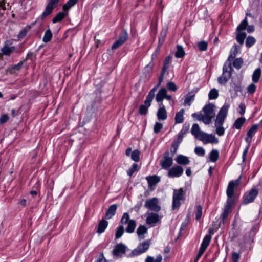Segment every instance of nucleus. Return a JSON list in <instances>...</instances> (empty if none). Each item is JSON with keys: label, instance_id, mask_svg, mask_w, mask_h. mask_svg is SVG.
I'll return each instance as SVG.
<instances>
[{"label": "nucleus", "instance_id": "1", "mask_svg": "<svg viewBox=\"0 0 262 262\" xmlns=\"http://www.w3.org/2000/svg\"><path fill=\"white\" fill-rule=\"evenodd\" d=\"M229 107L230 105L228 103H225L220 108L215 119V133L219 136L224 135L225 133V129L223 126V125L227 116Z\"/></svg>", "mask_w": 262, "mask_h": 262}, {"label": "nucleus", "instance_id": "2", "mask_svg": "<svg viewBox=\"0 0 262 262\" xmlns=\"http://www.w3.org/2000/svg\"><path fill=\"white\" fill-rule=\"evenodd\" d=\"M233 71L231 63L225 62L223 67L222 75L217 78L218 82L221 84H226L231 77Z\"/></svg>", "mask_w": 262, "mask_h": 262}, {"label": "nucleus", "instance_id": "3", "mask_svg": "<svg viewBox=\"0 0 262 262\" xmlns=\"http://www.w3.org/2000/svg\"><path fill=\"white\" fill-rule=\"evenodd\" d=\"M260 184L253 186L249 191L244 193L242 197V204L246 205L253 202L258 194V189L257 188Z\"/></svg>", "mask_w": 262, "mask_h": 262}, {"label": "nucleus", "instance_id": "4", "mask_svg": "<svg viewBox=\"0 0 262 262\" xmlns=\"http://www.w3.org/2000/svg\"><path fill=\"white\" fill-rule=\"evenodd\" d=\"M259 229V224L254 223L250 229L245 233L243 236V242L245 244H251L254 242V237Z\"/></svg>", "mask_w": 262, "mask_h": 262}, {"label": "nucleus", "instance_id": "5", "mask_svg": "<svg viewBox=\"0 0 262 262\" xmlns=\"http://www.w3.org/2000/svg\"><path fill=\"white\" fill-rule=\"evenodd\" d=\"M120 222L122 224H127L125 229L126 232L132 233L134 232L136 227V221L133 219L130 220L129 214L127 212L123 214Z\"/></svg>", "mask_w": 262, "mask_h": 262}, {"label": "nucleus", "instance_id": "6", "mask_svg": "<svg viewBox=\"0 0 262 262\" xmlns=\"http://www.w3.org/2000/svg\"><path fill=\"white\" fill-rule=\"evenodd\" d=\"M184 194L185 192H184L183 188H180L178 190H174L172 196V207L173 210L178 209L180 207V201L185 199Z\"/></svg>", "mask_w": 262, "mask_h": 262}, {"label": "nucleus", "instance_id": "7", "mask_svg": "<svg viewBox=\"0 0 262 262\" xmlns=\"http://www.w3.org/2000/svg\"><path fill=\"white\" fill-rule=\"evenodd\" d=\"M150 245V240L144 241L142 243L140 244L136 249H134L129 254L128 256L133 257L145 252L149 249Z\"/></svg>", "mask_w": 262, "mask_h": 262}, {"label": "nucleus", "instance_id": "8", "mask_svg": "<svg viewBox=\"0 0 262 262\" xmlns=\"http://www.w3.org/2000/svg\"><path fill=\"white\" fill-rule=\"evenodd\" d=\"M240 179L241 177L235 180H232L229 182L226 190V194L228 197L227 201L234 202V200L233 199L234 188L239 185Z\"/></svg>", "mask_w": 262, "mask_h": 262}, {"label": "nucleus", "instance_id": "9", "mask_svg": "<svg viewBox=\"0 0 262 262\" xmlns=\"http://www.w3.org/2000/svg\"><path fill=\"white\" fill-rule=\"evenodd\" d=\"M172 155L170 156V152L166 150L163 154L162 159L160 160V164L162 168L164 169H169L173 164Z\"/></svg>", "mask_w": 262, "mask_h": 262}, {"label": "nucleus", "instance_id": "10", "mask_svg": "<svg viewBox=\"0 0 262 262\" xmlns=\"http://www.w3.org/2000/svg\"><path fill=\"white\" fill-rule=\"evenodd\" d=\"M144 206L155 212H159L161 210V207L158 204V199L156 197L147 199Z\"/></svg>", "mask_w": 262, "mask_h": 262}, {"label": "nucleus", "instance_id": "11", "mask_svg": "<svg viewBox=\"0 0 262 262\" xmlns=\"http://www.w3.org/2000/svg\"><path fill=\"white\" fill-rule=\"evenodd\" d=\"M199 140L203 142L205 144L207 143H217L219 142L218 139L214 135L212 134H208L205 132L201 133Z\"/></svg>", "mask_w": 262, "mask_h": 262}, {"label": "nucleus", "instance_id": "12", "mask_svg": "<svg viewBox=\"0 0 262 262\" xmlns=\"http://www.w3.org/2000/svg\"><path fill=\"white\" fill-rule=\"evenodd\" d=\"M184 169L180 165H176L169 169L167 176L169 178H179L183 173Z\"/></svg>", "mask_w": 262, "mask_h": 262}, {"label": "nucleus", "instance_id": "13", "mask_svg": "<svg viewBox=\"0 0 262 262\" xmlns=\"http://www.w3.org/2000/svg\"><path fill=\"white\" fill-rule=\"evenodd\" d=\"M234 202H230V201H226V204L224 208L223 211L221 215V220L220 224L221 223L224 224L225 220L226 219L229 214L232 212V206Z\"/></svg>", "mask_w": 262, "mask_h": 262}, {"label": "nucleus", "instance_id": "14", "mask_svg": "<svg viewBox=\"0 0 262 262\" xmlns=\"http://www.w3.org/2000/svg\"><path fill=\"white\" fill-rule=\"evenodd\" d=\"M126 250V246L125 245L122 243L118 244L115 246L112 253L116 257H121L122 254L125 253Z\"/></svg>", "mask_w": 262, "mask_h": 262}, {"label": "nucleus", "instance_id": "15", "mask_svg": "<svg viewBox=\"0 0 262 262\" xmlns=\"http://www.w3.org/2000/svg\"><path fill=\"white\" fill-rule=\"evenodd\" d=\"M160 221V217L158 214L154 212L148 213V215L146 219V223L147 225L151 226H154L156 224Z\"/></svg>", "mask_w": 262, "mask_h": 262}, {"label": "nucleus", "instance_id": "16", "mask_svg": "<svg viewBox=\"0 0 262 262\" xmlns=\"http://www.w3.org/2000/svg\"><path fill=\"white\" fill-rule=\"evenodd\" d=\"M214 107L215 106L213 104L209 103L205 105L203 108L204 115L208 119H211V122L212 121V118L215 116V113L213 110Z\"/></svg>", "mask_w": 262, "mask_h": 262}, {"label": "nucleus", "instance_id": "17", "mask_svg": "<svg viewBox=\"0 0 262 262\" xmlns=\"http://www.w3.org/2000/svg\"><path fill=\"white\" fill-rule=\"evenodd\" d=\"M152 100L146 97L144 104L141 105L139 107V114L141 115H146L148 112V108L151 106Z\"/></svg>", "mask_w": 262, "mask_h": 262}, {"label": "nucleus", "instance_id": "18", "mask_svg": "<svg viewBox=\"0 0 262 262\" xmlns=\"http://www.w3.org/2000/svg\"><path fill=\"white\" fill-rule=\"evenodd\" d=\"M157 116L159 120H165L167 118V113L162 102L160 104V107L158 110Z\"/></svg>", "mask_w": 262, "mask_h": 262}, {"label": "nucleus", "instance_id": "19", "mask_svg": "<svg viewBox=\"0 0 262 262\" xmlns=\"http://www.w3.org/2000/svg\"><path fill=\"white\" fill-rule=\"evenodd\" d=\"M171 60V57L169 55L166 56L164 59L163 65L161 69L160 76L164 78V75L167 69L169 68V64Z\"/></svg>", "mask_w": 262, "mask_h": 262}, {"label": "nucleus", "instance_id": "20", "mask_svg": "<svg viewBox=\"0 0 262 262\" xmlns=\"http://www.w3.org/2000/svg\"><path fill=\"white\" fill-rule=\"evenodd\" d=\"M164 80V78L159 76V79H158V83L154 86V88L149 91L148 93V94L146 96V98H148L149 99L152 101V100L154 98V97L155 96V92L157 90L158 88L160 86V85L161 84L162 82H163Z\"/></svg>", "mask_w": 262, "mask_h": 262}, {"label": "nucleus", "instance_id": "21", "mask_svg": "<svg viewBox=\"0 0 262 262\" xmlns=\"http://www.w3.org/2000/svg\"><path fill=\"white\" fill-rule=\"evenodd\" d=\"M192 117L196 118L197 120L201 121L205 124L208 125L211 123V119H208L204 114L194 113L192 114Z\"/></svg>", "mask_w": 262, "mask_h": 262}, {"label": "nucleus", "instance_id": "22", "mask_svg": "<svg viewBox=\"0 0 262 262\" xmlns=\"http://www.w3.org/2000/svg\"><path fill=\"white\" fill-rule=\"evenodd\" d=\"M175 161L179 165H186L190 163L189 158L183 155H178L175 158Z\"/></svg>", "mask_w": 262, "mask_h": 262}, {"label": "nucleus", "instance_id": "23", "mask_svg": "<svg viewBox=\"0 0 262 262\" xmlns=\"http://www.w3.org/2000/svg\"><path fill=\"white\" fill-rule=\"evenodd\" d=\"M117 208V204H113L110 206L105 213L106 219H111L116 213Z\"/></svg>", "mask_w": 262, "mask_h": 262}, {"label": "nucleus", "instance_id": "24", "mask_svg": "<svg viewBox=\"0 0 262 262\" xmlns=\"http://www.w3.org/2000/svg\"><path fill=\"white\" fill-rule=\"evenodd\" d=\"M108 224V222L105 220L103 219L100 221L98 225L97 232L98 234H102L105 231V229L107 228Z\"/></svg>", "mask_w": 262, "mask_h": 262}, {"label": "nucleus", "instance_id": "25", "mask_svg": "<svg viewBox=\"0 0 262 262\" xmlns=\"http://www.w3.org/2000/svg\"><path fill=\"white\" fill-rule=\"evenodd\" d=\"M147 228L144 225H140L137 229L136 233L140 240L144 238V234L147 233Z\"/></svg>", "mask_w": 262, "mask_h": 262}, {"label": "nucleus", "instance_id": "26", "mask_svg": "<svg viewBox=\"0 0 262 262\" xmlns=\"http://www.w3.org/2000/svg\"><path fill=\"white\" fill-rule=\"evenodd\" d=\"M146 179L147 181L148 186L150 187L156 185L160 181V178L156 175L147 177Z\"/></svg>", "mask_w": 262, "mask_h": 262}, {"label": "nucleus", "instance_id": "27", "mask_svg": "<svg viewBox=\"0 0 262 262\" xmlns=\"http://www.w3.org/2000/svg\"><path fill=\"white\" fill-rule=\"evenodd\" d=\"M253 137L252 136H247L245 138V141L249 143V144L244 149L243 154H242V161L243 162H245L246 160L247 154L248 152L250 143L252 141V138Z\"/></svg>", "mask_w": 262, "mask_h": 262}, {"label": "nucleus", "instance_id": "28", "mask_svg": "<svg viewBox=\"0 0 262 262\" xmlns=\"http://www.w3.org/2000/svg\"><path fill=\"white\" fill-rule=\"evenodd\" d=\"M167 93V90L165 88H161L156 96V100L158 102H162Z\"/></svg>", "mask_w": 262, "mask_h": 262}, {"label": "nucleus", "instance_id": "29", "mask_svg": "<svg viewBox=\"0 0 262 262\" xmlns=\"http://www.w3.org/2000/svg\"><path fill=\"white\" fill-rule=\"evenodd\" d=\"M203 132H204L200 130V128L198 124L194 123L193 124L191 129V133L195 138L199 140L201 133Z\"/></svg>", "mask_w": 262, "mask_h": 262}, {"label": "nucleus", "instance_id": "30", "mask_svg": "<svg viewBox=\"0 0 262 262\" xmlns=\"http://www.w3.org/2000/svg\"><path fill=\"white\" fill-rule=\"evenodd\" d=\"M185 111L184 109H181L180 111L177 112L176 114L174 120H175V123H181L183 122L184 118V114Z\"/></svg>", "mask_w": 262, "mask_h": 262}, {"label": "nucleus", "instance_id": "31", "mask_svg": "<svg viewBox=\"0 0 262 262\" xmlns=\"http://www.w3.org/2000/svg\"><path fill=\"white\" fill-rule=\"evenodd\" d=\"M211 239V235H208V234L206 235L203 239V241L201 244L200 248L206 250L207 247L208 246V245L210 244Z\"/></svg>", "mask_w": 262, "mask_h": 262}, {"label": "nucleus", "instance_id": "32", "mask_svg": "<svg viewBox=\"0 0 262 262\" xmlns=\"http://www.w3.org/2000/svg\"><path fill=\"white\" fill-rule=\"evenodd\" d=\"M11 43L12 42L9 40H7L5 42L4 47L1 50L2 54L4 55L9 56L11 54L9 47V45L11 44Z\"/></svg>", "mask_w": 262, "mask_h": 262}, {"label": "nucleus", "instance_id": "33", "mask_svg": "<svg viewBox=\"0 0 262 262\" xmlns=\"http://www.w3.org/2000/svg\"><path fill=\"white\" fill-rule=\"evenodd\" d=\"M128 38V33L125 29H123L119 36V38L117 39L122 45H123Z\"/></svg>", "mask_w": 262, "mask_h": 262}, {"label": "nucleus", "instance_id": "34", "mask_svg": "<svg viewBox=\"0 0 262 262\" xmlns=\"http://www.w3.org/2000/svg\"><path fill=\"white\" fill-rule=\"evenodd\" d=\"M246 121L245 117L237 118L234 122L233 126L237 129H240Z\"/></svg>", "mask_w": 262, "mask_h": 262}, {"label": "nucleus", "instance_id": "35", "mask_svg": "<svg viewBox=\"0 0 262 262\" xmlns=\"http://www.w3.org/2000/svg\"><path fill=\"white\" fill-rule=\"evenodd\" d=\"M260 76L261 69L259 68L256 69L252 74V81L254 83L257 82L260 79Z\"/></svg>", "mask_w": 262, "mask_h": 262}, {"label": "nucleus", "instance_id": "36", "mask_svg": "<svg viewBox=\"0 0 262 262\" xmlns=\"http://www.w3.org/2000/svg\"><path fill=\"white\" fill-rule=\"evenodd\" d=\"M185 51L182 46L181 45L177 46V51L175 53V57L178 58H182L185 56Z\"/></svg>", "mask_w": 262, "mask_h": 262}, {"label": "nucleus", "instance_id": "37", "mask_svg": "<svg viewBox=\"0 0 262 262\" xmlns=\"http://www.w3.org/2000/svg\"><path fill=\"white\" fill-rule=\"evenodd\" d=\"M241 230L239 228H233L229 233V235L232 240H234L238 237L241 234Z\"/></svg>", "mask_w": 262, "mask_h": 262}, {"label": "nucleus", "instance_id": "38", "mask_svg": "<svg viewBox=\"0 0 262 262\" xmlns=\"http://www.w3.org/2000/svg\"><path fill=\"white\" fill-rule=\"evenodd\" d=\"M246 37V33L245 32H237L236 39L237 41L240 45H243L244 43Z\"/></svg>", "mask_w": 262, "mask_h": 262}, {"label": "nucleus", "instance_id": "39", "mask_svg": "<svg viewBox=\"0 0 262 262\" xmlns=\"http://www.w3.org/2000/svg\"><path fill=\"white\" fill-rule=\"evenodd\" d=\"M219 157V152L216 149H212L209 154L210 160L212 162H215Z\"/></svg>", "mask_w": 262, "mask_h": 262}, {"label": "nucleus", "instance_id": "40", "mask_svg": "<svg viewBox=\"0 0 262 262\" xmlns=\"http://www.w3.org/2000/svg\"><path fill=\"white\" fill-rule=\"evenodd\" d=\"M67 13L60 12L58 13L52 19L53 23L61 21L66 16Z\"/></svg>", "mask_w": 262, "mask_h": 262}, {"label": "nucleus", "instance_id": "41", "mask_svg": "<svg viewBox=\"0 0 262 262\" xmlns=\"http://www.w3.org/2000/svg\"><path fill=\"white\" fill-rule=\"evenodd\" d=\"M248 23L247 17H245L242 21L239 24L236 28V32H241L245 30L248 26Z\"/></svg>", "mask_w": 262, "mask_h": 262}, {"label": "nucleus", "instance_id": "42", "mask_svg": "<svg viewBox=\"0 0 262 262\" xmlns=\"http://www.w3.org/2000/svg\"><path fill=\"white\" fill-rule=\"evenodd\" d=\"M185 135V133H183V130H181L177 135V137L172 142V143L179 145L182 142L183 137Z\"/></svg>", "mask_w": 262, "mask_h": 262}, {"label": "nucleus", "instance_id": "43", "mask_svg": "<svg viewBox=\"0 0 262 262\" xmlns=\"http://www.w3.org/2000/svg\"><path fill=\"white\" fill-rule=\"evenodd\" d=\"M78 0H69L66 4H64L62 9L64 11H67L74 6Z\"/></svg>", "mask_w": 262, "mask_h": 262}, {"label": "nucleus", "instance_id": "44", "mask_svg": "<svg viewBox=\"0 0 262 262\" xmlns=\"http://www.w3.org/2000/svg\"><path fill=\"white\" fill-rule=\"evenodd\" d=\"M53 34L50 29H47L44 34V36L42 38V41L44 42H48L51 40L52 39Z\"/></svg>", "mask_w": 262, "mask_h": 262}, {"label": "nucleus", "instance_id": "45", "mask_svg": "<svg viewBox=\"0 0 262 262\" xmlns=\"http://www.w3.org/2000/svg\"><path fill=\"white\" fill-rule=\"evenodd\" d=\"M258 126L259 125L256 124L252 125L250 128L248 130L247 136L253 137L258 130Z\"/></svg>", "mask_w": 262, "mask_h": 262}, {"label": "nucleus", "instance_id": "46", "mask_svg": "<svg viewBox=\"0 0 262 262\" xmlns=\"http://www.w3.org/2000/svg\"><path fill=\"white\" fill-rule=\"evenodd\" d=\"M162 260V256L160 254L157 256L155 259L154 257L147 256L145 260V262H161Z\"/></svg>", "mask_w": 262, "mask_h": 262}, {"label": "nucleus", "instance_id": "47", "mask_svg": "<svg viewBox=\"0 0 262 262\" xmlns=\"http://www.w3.org/2000/svg\"><path fill=\"white\" fill-rule=\"evenodd\" d=\"M218 91L215 88L211 89L208 94V98L210 100L216 99L218 97Z\"/></svg>", "mask_w": 262, "mask_h": 262}, {"label": "nucleus", "instance_id": "48", "mask_svg": "<svg viewBox=\"0 0 262 262\" xmlns=\"http://www.w3.org/2000/svg\"><path fill=\"white\" fill-rule=\"evenodd\" d=\"M256 42V39L255 38L251 36H249L247 37L246 40V46L247 48H250L252 46H253Z\"/></svg>", "mask_w": 262, "mask_h": 262}, {"label": "nucleus", "instance_id": "49", "mask_svg": "<svg viewBox=\"0 0 262 262\" xmlns=\"http://www.w3.org/2000/svg\"><path fill=\"white\" fill-rule=\"evenodd\" d=\"M124 232V229L123 225L119 226L116 230L115 233V239H118L120 238L122 235L123 234Z\"/></svg>", "mask_w": 262, "mask_h": 262}, {"label": "nucleus", "instance_id": "50", "mask_svg": "<svg viewBox=\"0 0 262 262\" xmlns=\"http://www.w3.org/2000/svg\"><path fill=\"white\" fill-rule=\"evenodd\" d=\"M140 152L138 149L133 150L131 154V158L135 162H139L140 161Z\"/></svg>", "mask_w": 262, "mask_h": 262}, {"label": "nucleus", "instance_id": "51", "mask_svg": "<svg viewBox=\"0 0 262 262\" xmlns=\"http://www.w3.org/2000/svg\"><path fill=\"white\" fill-rule=\"evenodd\" d=\"M243 64V60L242 58H237L234 59L233 65L237 70L241 69Z\"/></svg>", "mask_w": 262, "mask_h": 262}, {"label": "nucleus", "instance_id": "52", "mask_svg": "<svg viewBox=\"0 0 262 262\" xmlns=\"http://www.w3.org/2000/svg\"><path fill=\"white\" fill-rule=\"evenodd\" d=\"M194 94L192 95H186L185 100L184 104L185 105L190 106L191 102L194 100Z\"/></svg>", "mask_w": 262, "mask_h": 262}, {"label": "nucleus", "instance_id": "53", "mask_svg": "<svg viewBox=\"0 0 262 262\" xmlns=\"http://www.w3.org/2000/svg\"><path fill=\"white\" fill-rule=\"evenodd\" d=\"M194 152L198 156L203 157L205 154V149L201 146H196L194 149Z\"/></svg>", "mask_w": 262, "mask_h": 262}, {"label": "nucleus", "instance_id": "54", "mask_svg": "<svg viewBox=\"0 0 262 262\" xmlns=\"http://www.w3.org/2000/svg\"><path fill=\"white\" fill-rule=\"evenodd\" d=\"M59 1V0H50L46 7L53 11Z\"/></svg>", "mask_w": 262, "mask_h": 262}, {"label": "nucleus", "instance_id": "55", "mask_svg": "<svg viewBox=\"0 0 262 262\" xmlns=\"http://www.w3.org/2000/svg\"><path fill=\"white\" fill-rule=\"evenodd\" d=\"M52 12V11L46 7L45 11L43 12V13L41 14V15L38 18V19H40L42 20H43L46 17H47L48 15H49Z\"/></svg>", "mask_w": 262, "mask_h": 262}, {"label": "nucleus", "instance_id": "56", "mask_svg": "<svg viewBox=\"0 0 262 262\" xmlns=\"http://www.w3.org/2000/svg\"><path fill=\"white\" fill-rule=\"evenodd\" d=\"M230 85L233 90L236 93L238 92H241L242 91V88L240 83H236L232 82L230 83Z\"/></svg>", "mask_w": 262, "mask_h": 262}, {"label": "nucleus", "instance_id": "57", "mask_svg": "<svg viewBox=\"0 0 262 262\" xmlns=\"http://www.w3.org/2000/svg\"><path fill=\"white\" fill-rule=\"evenodd\" d=\"M138 165L137 163H133L132 167L127 170V174L132 176L135 171L138 170Z\"/></svg>", "mask_w": 262, "mask_h": 262}, {"label": "nucleus", "instance_id": "58", "mask_svg": "<svg viewBox=\"0 0 262 262\" xmlns=\"http://www.w3.org/2000/svg\"><path fill=\"white\" fill-rule=\"evenodd\" d=\"M198 46L200 51H204L207 49L208 44L205 41H201L198 42Z\"/></svg>", "mask_w": 262, "mask_h": 262}, {"label": "nucleus", "instance_id": "59", "mask_svg": "<svg viewBox=\"0 0 262 262\" xmlns=\"http://www.w3.org/2000/svg\"><path fill=\"white\" fill-rule=\"evenodd\" d=\"M30 27H26L23 29L18 34L19 39L23 38L27 34Z\"/></svg>", "mask_w": 262, "mask_h": 262}, {"label": "nucleus", "instance_id": "60", "mask_svg": "<svg viewBox=\"0 0 262 262\" xmlns=\"http://www.w3.org/2000/svg\"><path fill=\"white\" fill-rule=\"evenodd\" d=\"M240 253L236 252H232L231 253V260L232 262H238L240 258Z\"/></svg>", "mask_w": 262, "mask_h": 262}, {"label": "nucleus", "instance_id": "61", "mask_svg": "<svg viewBox=\"0 0 262 262\" xmlns=\"http://www.w3.org/2000/svg\"><path fill=\"white\" fill-rule=\"evenodd\" d=\"M163 128V124L161 123L156 122L154 127V132L156 134L159 133Z\"/></svg>", "mask_w": 262, "mask_h": 262}, {"label": "nucleus", "instance_id": "62", "mask_svg": "<svg viewBox=\"0 0 262 262\" xmlns=\"http://www.w3.org/2000/svg\"><path fill=\"white\" fill-rule=\"evenodd\" d=\"M166 86L167 88L170 91L175 92L177 90V86L173 82H168Z\"/></svg>", "mask_w": 262, "mask_h": 262}, {"label": "nucleus", "instance_id": "63", "mask_svg": "<svg viewBox=\"0 0 262 262\" xmlns=\"http://www.w3.org/2000/svg\"><path fill=\"white\" fill-rule=\"evenodd\" d=\"M197 210L196 212V220L199 221L202 216V207L201 205H198L196 207Z\"/></svg>", "mask_w": 262, "mask_h": 262}, {"label": "nucleus", "instance_id": "64", "mask_svg": "<svg viewBox=\"0 0 262 262\" xmlns=\"http://www.w3.org/2000/svg\"><path fill=\"white\" fill-rule=\"evenodd\" d=\"M247 90L249 94H252L255 92L256 86L254 84L251 83L247 87Z\"/></svg>", "mask_w": 262, "mask_h": 262}]
</instances>
